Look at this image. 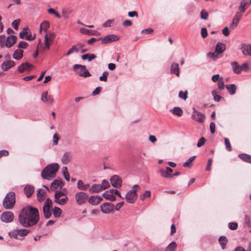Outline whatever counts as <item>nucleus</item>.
Masks as SVG:
<instances>
[{
  "mask_svg": "<svg viewBox=\"0 0 251 251\" xmlns=\"http://www.w3.org/2000/svg\"><path fill=\"white\" fill-rule=\"evenodd\" d=\"M20 224L24 227H31L40 220L39 212L37 208L28 205L22 208L18 217Z\"/></svg>",
  "mask_w": 251,
  "mask_h": 251,
  "instance_id": "1",
  "label": "nucleus"
},
{
  "mask_svg": "<svg viewBox=\"0 0 251 251\" xmlns=\"http://www.w3.org/2000/svg\"><path fill=\"white\" fill-rule=\"evenodd\" d=\"M59 169L57 163H53L47 165L42 171V177L47 180H51L56 176V173Z\"/></svg>",
  "mask_w": 251,
  "mask_h": 251,
  "instance_id": "2",
  "label": "nucleus"
},
{
  "mask_svg": "<svg viewBox=\"0 0 251 251\" xmlns=\"http://www.w3.org/2000/svg\"><path fill=\"white\" fill-rule=\"evenodd\" d=\"M15 202V193L14 192H10L5 197L2 202V205L6 209H11L13 208Z\"/></svg>",
  "mask_w": 251,
  "mask_h": 251,
  "instance_id": "3",
  "label": "nucleus"
},
{
  "mask_svg": "<svg viewBox=\"0 0 251 251\" xmlns=\"http://www.w3.org/2000/svg\"><path fill=\"white\" fill-rule=\"evenodd\" d=\"M135 188L139 189L140 187L137 184L134 185L132 190L128 191L125 196V199L128 203H134L137 198V194L136 193L137 190L135 189Z\"/></svg>",
  "mask_w": 251,
  "mask_h": 251,
  "instance_id": "4",
  "label": "nucleus"
},
{
  "mask_svg": "<svg viewBox=\"0 0 251 251\" xmlns=\"http://www.w3.org/2000/svg\"><path fill=\"white\" fill-rule=\"evenodd\" d=\"M73 69L75 73L80 76L87 77L91 76V74L86 69L84 65L75 64L73 66Z\"/></svg>",
  "mask_w": 251,
  "mask_h": 251,
  "instance_id": "5",
  "label": "nucleus"
},
{
  "mask_svg": "<svg viewBox=\"0 0 251 251\" xmlns=\"http://www.w3.org/2000/svg\"><path fill=\"white\" fill-rule=\"evenodd\" d=\"M52 207V202L50 198L46 199L44 202L43 210L44 217L46 219H49L52 214V212L50 210Z\"/></svg>",
  "mask_w": 251,
  "mask_h": 251,
  "instance_id": "6",
  "label": "nucleus"
},
{
  "mask_svg": "<svg viewBox=\"0 0 251 251\" xmlns=\"http://www.w3.org/2000/svg\"><path fill=\"white\" fill-rule=\"evenodd\" d=\"M75 198L76 204L81 205L86 203L88 201V195L83 191H80L75 194Z\"/></svg>",
  "mask_w": 251,
  "mask_h": 251,
  "instance_id": "7",
  "label": "nucleus"
},
{
  "mask_svg": "<svg viewBox=\"0 0 251 251\" xmlns=\"http://www.w3.org/2000/svg\"><path fill=\"white\" fill-rule=\"evenodd\" d=\"M193 110L192 119L198 123H202L204 122L205 119V115L201 112L196 110L195 108H193Z\"/></svg>",
  "mask_w": 251,
  "mask_h": 251,
  "instance_id": "8",
  "label": "nucleus"
},
{
  "mask_svg": "<svg viewBox=\"0 0 251 251\" xmlns=\"http://www.w3.org/2000/svg\"><path fill=\"white\" fill-rule=\"evenodd\" d=\"M14 214L9 211L3 212L0 215L1 220L5 223H10L14 219Z\"/></svg>",
  "mask_w": 251,
  "mask_h": 251,
  "instance_id": "9",
  "label": "nucleus"
},
{
  "mask_svg": "<svg viewBox=\"0 0 251 251\" xmlns=\"http://www.w3.org/2000/svg\"><path fill=\"white\" fill-rule=\"evenodd\" d=\"M114 205L110 202H105L100 206L101 211L105 214H108L113 211Z\"/></svg>",
  "mask_w": 251,
  "mask_h": 251,
  "instance_id": "10",
  "label": "nucleus"
},
{
  "mask_svg": "<svg viewBox=\"0 0 251 251\" xmlns=\"http://www.w3.org/2000/svg\"><path fill=\"white\" fill-rule=\"evenodd\" d=\"M111 185L115 188H120L122 185V180L120 177L117 175L112 176L110 179Z\"/></svg>",
  "mask_w": 251,
  "mask_h": 251,
  "instance_id": "11",
  "label": "nucleus"
},
{
  "mask_svg": "<svg viewBox=\"0 0 251 251\" xmlns=\"http://www.w3.org/2000/svg\"><path fill=\"white\" fill-rule=\"evenodd\" d=\"M99 40H101V43L105 44L117 41L119 40V37L117 35L111 34L108 35L104 38L100 37L99 38Z\"/></svg>",
  "mask_w": 251,
  "mask_h": 251,
  "instance_id": "12",
  "label": "nucleus"
},
{
  "mask_svg": "<svg viewBox=\"0 0 251 251\" xmlns=\"http://www.w3.org/2000/svg\"><path fill=\"white\" fill-rule=\"evenodd\" d=\"M242 17V14L240 12H237L232 20V23H231L229 27L231 29H235L238 25L239 21L241 19Z\"/></svg>",
  "mask_w": 251,
  "mask_h": 251,
  "instance_id": "13",
  "label": "nucleus"
},
{
  "mask_svg": "<svg viewBox=\"0 0 251 251\" xmlns=\"http://www.w3.org/2000/svg\"><path fill=\"white\" fill-rule=\"evenodd\" d=\"M102 201L101 197L99 196H88V202L92 205H97Z\"/></svg>",
  "mask_w": 251,
  "mask_h": 251,
  "instance_id": "14",
  "label": "nucleus"
},
{
  "mask_svg": "<svg viewBox=\"0 0 251 251\" xmlns=\"http://www.w3.org/2000/svg\"><path fill=\"white\" fill-rule=\"evenodd\" d=\"M15 65V62L12 60H6L1 65V69L3 71H6Z\"/></svg>",
  "mask_w": 251,
  "mask_h": 251,
  "instance_id": "15",
  "label": "nucleus"
},
{
  "mask_svg": "<svg viewBox=\"0 0 251 251\" xmlns=\"http://www.w3.org/2000/svg\"><path fill=\"white\" fill-rule=\"evenodd\" d=\"M17 38L15 35L8 36L5 41V46L7 48L11 47L15 44Z\"/></svg>",
  "mask_w": 251,
  "mask_h": 251,
  "instance_id": "16",
  "label": "nucleus"
},
{
  "mask_svg": "<svg viewBox=\"0 0 251 251\" xmlns=\"http://www.w3.org/2000/svg\"><path fill=\"white\" fill-rule=\"evenodd\" d=\"M41 100L44 102H47L49 104H51L53 102V99L52 96L48 95V92H44L41 97Z\"/></svg>",
  "mask_w": 251,
  "mask_h": 251,
  "instance_id": "17",
  "label": "nucleus"
},
{
  "mask_svg": "<svg viewBox=\"0 0 251 251\" xmlns=\"http://www.w3.org/2000/svg\"><path fill=\"white\" fill-rule=\"evenodd\" d=\"M77 187L81 191H86L89 188L90 185L88 183L85 184L82 180L79 179L77 182Z\"/></svg>",
  "mask_w": 251,
  "mask_h": 251,
  "instance_id": "18",
  "label": "nucleus"
},
{
  "mask_svg": "<svg viewBox=\"0 0 251 251\" xmlns=\"http://www.w3.org/2000/svg\"><path fill=\"white\" fill-rule=\"evenodd\" d=\"M33 66L28 62L22 63L18 67V70L20 73H23L26 70H30V68H33Z\"/></svg>",
  "mask_w": 251,
  "mask_h": 251,
  "instance_id": "19",
  "label": "nucleus"
},
{
  "mask_svg": "<svg viewBox=\"0 0 251 251\" xmlns=\"http://www.w3.org/2000/svg\"><path fill=\"white\" fill-rule=\"evenodd\" d=\"M72 158L71 153L70 152H66L64 153L61 158L62 163L63 164H67L71 161Z\"/></svg>",
  "mask_w": 251,
  "mask_h": 251,
  "instance_id": "20",
  "label": "nucleus"
},
{
  "mask_svg": "<svg viewBox=\"0 0 251 251\" xmlns=\"http://www.w3.org/2000/svg\"><path fill=\"white\" fill-rule=\"evenodd\" d=\"M34 192V188L32 185H27L24 188L25 194L28 198L31 197Z\"/></svg>",
  "mask_w": 251,
  "mask_h": 251,
  "instance_id": "21",
  "label": "nucleus"
},
{
  "mask_svg": "<svg viewBox=\"0 0 251 251\" xmlns=\"http://www.w3.org/2000/svg\"><path fill=\"white\" fill-rule=\"evenodd\" d=\"M46 195V192L45 190L42 188L39 189L37 194V200L40 202L43 201L45 199Z\"/></svg>",
  "mask_w": 251,
  "mask_h": 251,
  "instance_id": "22",
  "label": "nucleus"
},
{
  "mask_svg": "<svg viewBox=\"0 0 251 251\" xmlns=\"http://www.w3.org/2000/svg\"><path fill=\"white\" fill-rule=\"evenodd\" d=\"M101 190H102V189L101 185L100 184L96 183L93 184L92 186L89 189V192L91 194L99 193Z\"/></svg>",
  "mask_w": 251,
  "mask_h": 251,
  "instance_id": "23",
  "label": "nucleus"
},
{
  "mask_svg": "<svg viewBox=\"0 0 251 251\" xmlns=\"http://www.w3.org/2000/svg\"><path fill=\"white\" fill-rule=\"evenodd\" d=\"M171 73L175 74L177 76L179 75V69L178 64L177 63H172L171 67Z\"/></svg>",
  "mask_w": 251,
  "mask_h": 251,
  "instance_id": "24",
  "label": "nucleus"
},
{
  "mask_svg": "<svg viewBox=\"0 0 251 251\" xmlns=\"http://www.w3.org/2000/svg\"><path fill=\"white\" fill-rule=\"evenodd\" d=\"M241 50L244 55H251V44L242 45Z\"/></svg>",
  "mask_w": 251,
  "mask_h": 251,
  "instance_id": "25",
  "label": "nucleus"
},
{
  "mask_svg": "<svg viewBox=\"0 0 251 251\" xmlns=\"http://www.w3.org/2000/svg\"><path fill=\"white\" fill-rule=\"evenodd\" d=\"M80 32L81 33L90 35H97L99 33L97 31L94 30H90L85 28H81L80 29Z\"/></svg>",
  "mask_w": 251,
  "mask_h": 251,
  "instance_id": "26",
  "label": "nucleus"
},
{
  "mask_svg": "<svg viewBox=\"0 0 251 251\" xmlns=\"http://www.w3.org/2000/svg\"><path fill=\"white\" fill-rule=\"evenodd\" d=\"M226 50V45L221 43L218 42L216 45L215 51L217 53L220 54Z\"/></svg>",
  "mask_w": 251,
  "mask_h": 251,
  "instance_id": "27",
  "label": "nucleus"
},
{
  "mask_svg": "<svg viewBox=\"0 0 251 251\" xmlns=\"http://www.w3.org/2000/svg\"><path fill=\"white\" fill-rule=\"evenodd\" d=\"M23 56V50H16L14 51L13 54V57L14 59L19 60Z\"/></svg>",
  "mask_w": 251,
  "mask_h": 251,
  "instance_id": "28",
  "label": "nucleus"
},
{
  "mask_svg": "<svg viewBox=\"0 0 251 251\" xmlns=\"http://www.w3.org/2000/svg\"><path fill=\"white\" fill-rule=\"evenodd\" d=\"M226 87L230 95H233L235 94L237 88L234 84L227 85Z\"/></svg>",
  "mask_w": 251,
  "mask_h": 251,
  "instance_id": "29",
  "label": "nucleus"
},
{
  "mask_svg": "<svg viewBox=\"0 0 251 251\" xmlns=\"http://www.w3.org/2000/svg\"><path fill=\"white\" fill-rule=\"evenodd\" d=\"M238 156L243 161L251 163V155L242 153L239 154Z\"/></svg>",
  "mask_w": 251,
  "mask_h": 251,
  "instance_id": "30",
  "label": "nucleus"
},
{
  "mask_svg": "<svg viewBox=\"0 0 251 251\" xmlns=\"http://www.w3.org/2000/svg\"><path fill=\"white\" fill-rule=\"evenodd\" d=\"M231 66L234 73L239 74L241 73L240 66L237 62L235 61L231 63Z\"/></svg>",
  "mask_w": 251,
  "mask_h": 251,
  "instance_id": "31",
  "label": "nucleus"
},
{
  "mask_svg": "<svg viewBox=\"0 0 251 251\" xmlns=\"http://www.w3.org/2000/svg\"><path fill=\"white\" fill-rule=\"evenodd\" d=\"M219 242L221 246L222 249H225L227 242V240L226 236H222L219 239Z\"/></svg>",
  "mask_w": 251,
  "mask_h": 251,
  "instance_id": "32",
  "label": "nucleus"
},
{
  "mask_svg": "<svg viewBox=\"0 0 251 251\" xmlns=\"http://www.w3.org/2000/svg\"><path fill=\"white\" fill-rule=\"evenodd\" d=\"M102 197H103L105 199L109 200L112 201H116V198L115 196L112 194L108 193L107 192H105L102 194Z\"/></svg>",
  "mask_w": 251,
  "mask_h": 251,
  "instance_id": "33",
  "label": "nucleus"
},
{
  "mask_svg": "<svg viewBox=\"0 0 251 251\" xmlns=\"http://www.w3.org/2000/svg\"><path fill=\"white\" fill-rule=\"evenodd\" d=\"M96 57V56L94 54L87 53L81 56L82 59L84 60L87 59L89 62L91 61Z\"/></svg>",
  "mask_w": 251,
  "mask_h": 251,
  "instance_id": "34",
  "label": "nucleus"
},
{
  "mask_svg": "<svg viewBox=\"0 0 251 251\" xmlns=\"http://www.w3.org/2000/svg\"><path fill=\"white\" fill-rule=\"evenodd\" d=\"M51 186L54 189H57L58 187H62V181L61 179H55L51 183Z\"/></svg>",
  "mask_w": 251,
  "mask_h": 251,
  "instance_id": "35",
  "label": "nucleus"
},
{
  "mask_svg": "<svg viewBox=\"0 0 251 251\" xmlns=\"http://www.w3.org/2000/svg\"><path fill=\"white\" fill-rule=\"evenodd\" d=\"M62 210L58 207H54L52 210L53 216L55 218H59L62 214Z\"/></svg>",
  "mask_w": 251,
  "mask_h": 251,
  "instance_id": "36",
  "label": "nucleus"
},
{
  "mask_svg": "<svg viewBox=\"0 0 251 251\" xmlns=\"http://www.w3.org/2000/svg\"><path fill=\"white\" fill-rule=\"evenodd\" d=\"M196 156L194 155L190 157L186 162L183 163V166L184 167L190 168L192 166V162L195 159Z\"/></svg>",
  "mask_w": 251,
  "mask_h": 251,
  "instance_id": "37",
  "label": "nucleus"
},
{
  "mask_svg": "<svg viewBox=\"0 0 251 251\" xmlns=\"http://www.w3.org/2000/svg\"><path fill=\"white\" fill-rule=\"evenodd\" d=\"M50 24L48 21H45L43 22L40 26V30H43L44 31L47 30V29L50 27Z\"/></svg>",
  "mask_w": 251,
  "mask_h": 251,
  "instance_id": "38",
  "label": "nucleus"
},
{
  "mask_svg": "<svg viewBox=\"0 0 251 251\" xmlns=\"http://www.w3.org/2000/svg\"><path fill=\"white\" fill-rule=\"evenodd\" d=\"M176 247V243L175 242H172L166 247L165 251H174Z\"/></svg>",
  "mask_w": 251,
  "mask_h": 251,
  "instance_id": "39",
  "label": "nucleus"
},
{
  "mask_svg": "<svg viewBox=\"0 0 251 251\" xmlns=\"http://www.w3.org/2000/svg\"><path fill=\"white\" fill-rule=\"evenodd\" d=\"M247 1L246 0H242L240 3V5L239 6V9L240 10V12H244L245 11V6H247Z\"/></svg>",
  "mask_w": 251,
  "mask_h": 251,
  "instance_id": "40",
  "label": "nucleus"
},
{
  "mask_svg": "<svg viewBox=\"0 0 251 251\" xmlns=\"http://www.w3.org/2000/svg\"><path fill=\"white\" fill-rule=\"evenodd\" d=\"M79 51L78 48L76 46V45H74L72 47V48L69 50L67 51L66 55L69 56L74 52H78Z\"/></svg>",
  "mask_w": 251,
  "mask_h": 251,
  "instance_id": "41",
  "label": "nucleus"
},
{
  "mask_svg": "<svg viewBox=\"0 0 251 251\" xmlns=\"http://www.w3.org/2000/svg\"><path fill=\"white\" fill-rule=\"evenodd\" d=\"M173 113L178 116H181L183 114V111L180 107H176L173 109Z\"/></svg>",
  "mask_w": 251,
  "mask_h": 251,
  "instance_id": "42",
  "label": "nucleus"
},
{
  "mask_svg": "<svg viewBox=\"0 0 251 251\" xmlns=\"http://www.w3.org/2000/svg\"><path fill=\"white\" fill-rule=\"evenodd\" d=\"M45 37H47L49 40L51 42H53V41L55 37V34L54 32H49L45 35Z\"/></svg>",
  "mask_w": 251,
  "mask_h": 251,
  "instance_id": "43",
  "label": "nucleus"
},
{
  "mask_svg": "<svg viewBox=\"0 0 251 251\" xmlns=\"http://www.w3.org/2000/svg\"><path fill=\"white\" fill-rule=\"evenodd\" d=\"M211 93L213 96L214 100L215 101H219L221 100L222 97L221 96L218 95L217 94L218 93L216 91H215V90L212 91Z\"/></svg>",
  "mask_w": 251,
  "mask_h": 251,
  "instance_id": "44",
  "label": "nucleus"
},
{
  "mask_svg": "<svg viewBox=\"0 0 251 251\" xmlns=\"http://www.w3.org/2000/svg\"><path fill=\"white\" fill-rule=\"evenodd\" d=\"M224 140L226 150L230 151L232 150V148L229 140L227 138H225Z\"/></svg>",
  "mask_w": 251,
  "mask_h": 251,
  "instance_id": "45",
  "label": "nucleus"
},
{
  "mask_svg": "<svg viewBox=\"0 0 251 251\" xmlns=\"http://www.w3.org/2000/svg\"><path fill=\"white\" fill-rule=\"evenodd\" d=\"M18 232H19V236L24 237L26 236L29 232V230L26 229H18Z\"/></svg>",
  "mask_w": 251,
  "mask_h": 251,
  "instance_id": "46",
  "label": "nucleus"
},
{
  "mask_svg": "<svg viewBox=\"0 0 251 251\" xmlns=\"http://www.w3.org/2000/svg\"><path fill=\"white\" fill-rule=\"evenodd\" d=\"M100 185H101V187H102V190H104L108 188L110 186V184H109V182L105 179H103L102 181L101 184Z\"/></svg>",
  "mask_w": 251,
  "mask_h": 251,
  "instance_id": "47",
  "label": "nucleus"
},
{
  "mask_svg": "<svg viewBox=\"0 0 251 251\" xmlns=\"http://www.w3.org/2000/svg\"><path fill=\"white\" fill-rule=\"evenodd\" d=\"M187 95V91H186L185 92H183L182 91H180L179 92L178 97L182 100H186L188 97Z\"/></svg>",
  "mask_w": 251,
  "mask_h": 251,
  "instance_id": "48",
  "label": "nucleus"
},
{
  "mask_svg": "<svg viewBox=\"0 0 251 251\" xmlns=\"http://www.w3.org/2000/svg\"><path fill=\"white\" fill-rule=\"evenodd\" d=\"M108 75V73L107 71H104L102 75L100 76L99 78L100 81H102L106 82L107 80V76Z\"/></svg>",
  "mask_w": 251,
  "mask_h": 251,
  "instance_id": "49",
  "label": "nucleus"
},
{
  "mask_svg": "<svg viewBox=\"0 0 251 251\" xmlns=\"http://www.w3.org/2000/svg\"><path fill=\"white\" fill-rule=\"evenodd\" d=\"M151 196V192L149 191H146L145 192L140 196V200L143 201L146 198H149Z\"/></svg>",
  "mask_w": 251,
  "mask_h": 251,
  "instance_id": "50",
  "label": "nucleus"
},
{
  "mask_svg": "<svg viewBox=\"0 0 251 251\" xmlns=\"http://www.w3.org/2000/svg\"><path fill=\"white\" fill-rule=\"evenodd\" d=\"M27 46H28V43L24 41H22L19 44L18 47L19 49H25L26 48Z\"/></svg>",
  "mask_w": 251,
  "mask_h": 251,
  "instance_id": "51",
  "label": "nucleus"
},
{
  "mask_svg": "<svg viewBox=\"0 0 251 251\" xmlns=\"http://www.w3.org/2000/svg\"><path fill=\"white\" fill-rule=\"evenodd\" d=\"M228 227L231 230H236L238 227V224L235 222L228 223Z\"/></svg>",
  "mask_w": 251,
  "mask_h": 251,
  "instance_id": "52",
  "label": "nucleus"
},
{
  "mask_svg": "<svg viewBox=\"0 0 251 251\" xmlns=\"http://www.w3.org/2000/svg\"><path fill=\"white\" fill-rule=\"evenodd\" d=\"M218 87L220 90H223L225 87L224 82L223 80L222 77L220 78V80L218 83Z\"/></svg>",
  "mask_w": 251,
  "mask_h": 251,
  "instance_id": "53",
  "label": "nucleus"
},
{
  "mask_svg": "<svg viewBox=\"0 0 251 251\" xmlns=\"http://www.w3.org/2000/svg\"><path fill=\"white\" fill-rule=\"evenodd\" d=\"M20 22V20L19 19L14 20L12 23V27L15 29H18L19 24Z\"/></svg>",
  "mask_w": 251,
  "mask_h": 251,
  "instance_id": "54",
  "label": "nucleus"
},
{
  "mask_svg": "<svg viewBox=\"0 0 251 251\" xmlns=\"http://www.w3.org/2000/svg\"><path fill=\"white\" fill-rule=\"evenodd\" d=\"M9 235L11 237L18 239V236L19 235V232H18V230H15V231H13L12 232H10Z\"/></svg>",
  "mask_w": 251,
  "mask_h": 251,
  "instance_id": "55",
  "label": "nucleus"
},
{
  "mask_svg": "<svg viewBox=\"0 0 251 251\" xmlns=\"http://www.w3.org/2000/svg\"><path fill=\"white\" fill-rule=\"evenodd\" d=\"M114 21L113 20H107L103 24V26L104 27H110L112 24H113Z\"/></svg>",
  "mask_w": 251,
  "mask_h": 251,
  "instance_id": "56",
  "label": "nucleus"
},
{
  "mask_svg": "<svg viewBox=\"0 0 251 251\" xmlns=\"http://www.w3.org/2000/svg\"><path fill=\"white\" fill-rule=\"evenodd\" d=\"M51 42L49 40L47 37H45V49L49 50L50 49V44Z\"/></svg>",
  "mask_w": 251,
  "mask_h": 251,
  "instance_id": "57",
  "label": "nucleus"
},
{
  "mask_svg": "<svg viewBox=\"0 0 251 251\" xmlns=\"http://www.w3.org/2000/svg\"><path fill=\"white\" fill-rule=\"evenodd\" d=\"M208 13L204 11V10H202L201 12V18L204 20H207L208 18Z\"/></svg>",
  "mask_w": 251,
  "mask_h": 251,
  "instance_id": "58",
  "label": "nucleus"
},
{
  "mask_svg": "<svg viewBox=\"0 0 251 251\" xmlns=\"http://www.w3.org/2000/svg\"><path fill=\"white\" fill-rule=\"evenodd\" d=\"M27 34V28L25 27L23 31H21L19 34V37L20 38L23 39L24 38L25 35Z\"/></svg>",
  "mask_w": 251,
  "mask_h": 251,
  "instance_id": "59",
  "label": "nucleus"
},
{
  "mask_svg": "<svg viewBox=\"0 0 251 251\" xmlns=\"http://www.w3.org/2000/svg\"><path fill=\"white\" fill-rule=\"evenodd\" d=\"M205 142V138L203 137H201L198 141V142L197 143V147L199 148L201 147L204 144Z\"/></svg>",
  "mask_w": 251,
  "mask_h": 251,
  "instance_id": "60",
  "label": "nucleus"
},
{
  "mask_svg": "<svg viewBox=\"0 0 251 251\" xmlns=\"http://www.w3.org/2000/svg\"><path fill=\"white\" fill-rule=\"evenodd\" d=\"M153 32V30L151 28H148L146 29H143L141 31V33H144L146 34H151Z\"/></svg>",
  "mask_w": 251,
  "mask_h": 251,
  "instance_id": "61",
  "label": "nucleus"
},
{
  "mask_svg": "<svg viewBox=\"0 0 251 251\" xmlns=\"http://www.w3.org/2000/svg\"><path fill=\"white\" fill-rule=\"evenodd\" d=\"M241 72L242 71H247L249 69V65L247 63H244L240 66Z\"/></svg>",
  "mask_w": 251,
  "mask_h": 251,
  "instance_id": "62",
  "label": "nucleus"
},
{
  "mask_svg": "<svg viewBox=\"0 0 251 251\" xmlns=\"http://www.w3.org/2000/svg\"><path fill=\"white\" fill-rule=\"evenodd\" d=\"M102 90V88L101 87H97L95 90L92 93L93 96H96L97 95H98L100 94V93L101 92Z\"/></svg>",
  "mask_w": 251,
  "mask_h": 251,
  "instance_id": "63",
  "label": "nucleus"
},
{
  "mask_svg": "<svg viewBox=\"0 0 251 251\" xmlns=\"http://www.w3.org/2000/svg\"><path fill=\"white\" fill-rule=\"evenodd\" d=\"M201 35L203 38H205L207 36V31L206 28L203 27L201 29Z\"/></svg>",
  "mask_w": 251,
  "mask_h": 251,
  "instance_id": "64",
  "label": "nucleus"
}]
</instances>
